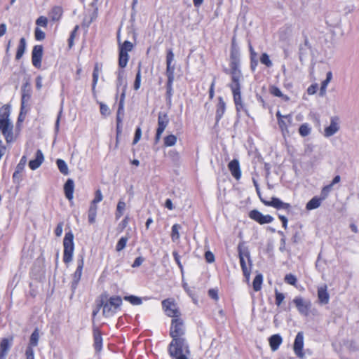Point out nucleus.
Masks as SVG:
<instances>
[{"mask_svg": "<svg viewBox=\"0 0 359 359\" xmlns=\"http://www.w3.org/2000/svg\"><path fill=\"white\" fill-rule=\"evenodd\" d=\"M228 168L231 174L236 180H239L241 178V171L240 163L237 159L231 160L228 164Z\"/></svg>", "mask_w": 359, "mask_h": 359, "instance_id": "a211bd4d", "label": "nucleus"}, {"mask_svg": "<svg viewBox=\"0 0 359 359\" xmlns=\"http://www.w3.org/2000/svg\"><path fill=\"white\" fill-rule=\"evenodd\" d=\"M129 60L128 53H125L118 51V66L120 68L123 69L127 66Z\"/></svg>", "mask_w": 359, "mask_h": 359, "instance_id": "4c0bfd02", "label": "nucleus"}, {"mask_svg": "<svg viewBox=\"0 0 359 359\" xmlns=\"http://www.w3.org/2000/svg\"><path fill=\"white\" fill-rule=\"evenodd\" d=\"M83 265V256H81V258L77 260V267L73 274V280H76V282H79L81 280Z\"/></svg>", "mask_w": 359, "mask_h": 359, "instance_id": "bb28decb", "label": "nucleus"}, {"mask_svg": "<svg viewBox=\"0 0 359 359\" xmlns=\"http://www.w3.org/2000/svg\"><path fill=\"white\" fill-rule=\"evenodd\" d=\"M122 298L120 296H112L105 302H102L103 316L109 317L113 316L122 305Z\"/></svg>", "mask_w": 359, "mask_h": 359, "instance_id": "20e7f679", "label": "nucleus"}, {"mask_svg": "<svg viewBox=\"0 0 359 359\" xmlns=\"http://www.w3.org/2000/svg\"><path fill=\"white\" fill-rule=\"evenodd\" d=\"M284 280L286 283L293 286H295L297 282L296 276L292 273L286 274Z\"/></svg>", "mask_w": 359, "mask_h": 359, "instance_id": "864d4df0", "label": "nucleus"}, {"mask_svg": "<svg viewBox=\"0 0 359 359\" xmlns=\"http://www.w3.org/2000/svg\"><path fill=\"white\" fill-rule=\"evenodd\" d=\"M293 303L294 304L298 312L307 317L309 316L310 310L312 306L311 302L309 299H304L301 296H297L293 299Z\"/></svg>", "mask_w": 359, "mask_h": 359, "instance_id": "423d86ee", "label": "nucleus"}, {"mask_svg": "<svg viewBox=\"0 0 359 359\" xmlns=\"http://www.w3.org/2000/svg\"><path fill=\"white\" fill-rule=\"evenodd\" d=\"M185 327L182 319L172 318L170 330V335L172 339H184Z\"/></svg>", "mask_w": 359, "mask_h": 359, "instance_id": "39448f33", "label": "nucleus"}, {"mask_svg": "<svg viewBox=\"0 0 359 359\" xmlns=\"http://www.w3.org/2000/svg\"><path fill=\"white\" fill-rule=\"evenodd\" d=\"M250 54V69L252 72H255L258 65V60L257 58V53L254 50L252 46L250 44L249 46Z\"/></svg>", "mask_w": 359, "mask_h": 359, "instance_id": "2f4dec72", "label": "nucleus"}, {"mask_svg": "<svg viewBox=\"0 0 359 359\" xmlns=\"http://www.w3.org/2000/svg\"><path fill=\"white\" fill-rule=\"evenodd\" d=\"M43 54V47L42 45L34 46L32 50V63L34 67L41 68Z\"/></svg>", "mask_w": 359, "mask_h": 359, "instance_id": "9b49d317", "label": "nucleus"}, {"mask_svg": "<svg viewBox=\"0 0 359 359\" xmlns=\"http://www.w3.org/2000/svg\"><path fill=\"white\" fill-rule=\"evenodd\" d=\"M339 128V118L338 116H332L330 125L324 129V136L330 137L337 133Z\"/></svg>", "mask_w": 359, "mask_h": 359, "instance_id": "f8f14e48", "label": "nucleus"}, {"mask_svg": "<svg viewBox=\"0 0 359 359\" xmlns=\"http://www.w3.org/2000/svg\"><path fill=\"white\" fill-rule=\"evenodd\" d=\"M241 63V50L240 48L230 49V69H225L226 74H231L232 78H242V72L240 68Z\"/></svg>", "mask_w": 359, "mask_h": 359, "instance_id": "f03ea898", "label": "nucleus"}, {"mask_svg": "<svg viewBox=\"0 0 359 359\" xmlns=\"http://www.w3.org/2000/svg\"><path fill=\"white\" fill-rule=\"evenodd\" d=\"M236 109L237 116H239L240 112L243 111L247 116H249L248 111L245 106L244 103L242 102L235 106Z\"/></svg>", "mask_w": 359, "mask_h": 359, "instance_id": "0e129e2a", "label": "nucleus"}, {"mask_svg": "<svg viewBox=\"0 0 359 359\" xmlns=\"http://www.w3.org/2000/svg\"><path fill=\"white\" fill-rule=\"evenodd\" d=\"M275 298H276V304L279 306L281 304V303L283 302V300L285 299V295L283 293L280 292L278 290H276Z\"/></svg>", "mask_w": 359, "mask_h": 359, "instance_id": "bf43d9fd", "label": "nucleus"}, {"mask_svg": "<svg viewBox=\"0 0 359 359\" xmlns=\"http://www.w3.org/2000/svg\"><path fill=\"white\" fill-rule=\"evenodd\" d=\"M44 161V156L41 150L38 149L35 154L34 159L29 161L28 165L32 170H35L40 167Z\"/></svg>", "mask_w": 359, "mask_h": 359, "instance_id": "dca6fc26", "label": "nucleus"}, {"mask_svg": "<svg viewBox=\"0 0 359 359\" xmlns=\"http://www.w3.org/2000/svg\"><path fill=\"white\" fill-rule=\"evenodd\" d=\"M25 357L26 359H34V348L27 346L25 349Z\"/></svg>", "mask_w": 359, "mask_h": 359, "instance_id": "774afa93", "label": "nucleus"}, {"mask_svg": "<svg viewBox=\"0 0 359 359\" xmlns=\"http://www.w3.org/2000/svg\"><path fill=\"white\" fill-rule=\"evenodd\" d=\"M177 142V137L175 135H169L164 138V145L165 147H172Z\"/></svg>", "mask_w": 359, "mask_h": 359, "instance_id": "3c124183", "label": "nucleus"}, {"mask_svg": "<svg viewBox=\"0 0 359 359\" xmlns=\"http://www.w3.org/2000/svg\"><path fill=\"white\" fill-rule=\"evenodd\" d=\"M142 136V130L140 126H137L135 131V135L133 141V144H136L140 140Z\"/></svg>", "mask_w": 359, "mask_h": 359, "instance_id": "052dcab7", "label": "nucleus"}, {"mask_svg": "<svg viewBox=\"0 0 359 359\" xmlns=\"http://www.w3.org/2000/svg\"><path fill=\"white\" fill-rule=\"evenodd\" d=\"M174 70H175L174 66H172L171 65H166V74H167V77H168L167 81L173 82Z\"/></svg>", "mask_w": 359, "mask_h": 359, "instance_id": "603ef678", "label": "nucleus"}, {"mask_svg": "<svg viewBox=\"0 0 359 359\" xmlns=\"http://www.w3.org/2000/svg\"><path fill=\"white\" fill-rule=\"evenodd\" d=\"M242 78H232L231 83L229 84L230 88L235 106L243 102L241 97V84Z\"/></svg>", "mask_w": 359, "mask_h": 359, "instance_id": "0eeeda50", "label": "nucleus"}, {"mask_svg": "<svg viewBox=\"0 0 359 359\" xmlns=\"http://www.w3.org/2000/svg\"><path fill=\"white\" fill-rule=\"evenodd\" d=\"M311 131V128L308 123H303L299 128V133L302 137L308 136Z\"/></svg>", "mask_w": 359, "mask_h": 359, "instance_id": "a18cd8bd", "label": "nucleus"}, {"mask_svg": "<svg viewBox=\"0 0 359 359\" xmlns=\"http://www.w3.org/2000/svg\"><path fill=\"white\" fill-rule=\"evenodd\" d=\"M74 180L71 178L67 180L64 184V193L65 197L71 201L74 197Z\"/></svg>", "mask_w": 359, "mask_h": 359, "instance_id": "aec40b11", "label": "nucleus"}, {"mask_svg": "<svg viewBox=\"0 0 359 359\" xmlns=\"http://www.w3.org/2000/svg\"><path fill=\"white\" fill-rule=\"evenodd\" d=\"M168 123L169 118L167 114L160 112L158 116V128L156 130L163 133Z\"/></svg>", "mask_w": 359, "mask_h": 359, "instance_id": "5701e85b", "label": "nucleus"}, {"mask_svg": "<svg viewBox=\"0 0 359 359\" xmlns=\"http://www.w3.org/2000/svg\"><path fill=\"white\" fill-rule=\"evenodd\" d=\"M13 342V337H4L0 340V359H6Z\"/></svg>", "mask_w": 359, "mask_h": 359, "instance_id": "4468645a", "label": "nucleus"}, {"mask_svg": "<svg viewBox=\"0 0 359 359\" xmlns=\"http://www.w3.org/2000/svg\"><path fill=\"white\" fill-rule=\"evenodd\" d=\"M93 331L94 348L96 352H100L102 349V341H103L101 331L97 327H93Z\"/></svg>", "mask_w": 359, "mask_h": 359, "instance_id": "f3484780", "label": "nucleus"}, {"mask_svg": "<svg viewBox=\"0 0 359 359\" xmlns=\"http://www.w3.org/2000/svg\"><path fill=\"white\" fill-rule=\"evenodd\" d=\"M226 110V104L222 97H219L218 103L217 104V109L215 114V121L216 123H219V121L222 118Z\"/></svg>", "mask_w": 359, "mask_h": 359, "instance_id": "4be33fe9", "label": "nucleus"}, {"mask_svg": "<svg viewBox=\"0 0 359 359\" xmlns=\"http://www.w3.org/2000/svg\"><path fill=\"white\" fill-rule=\"evenodd\" d=\"M140 86H141V62H139L137 72L136 73L135 79V81H134V86H133L134 89L135 90H137L138 89H140Z\"/></svg>", "mask_w": 359, "mask_h": 359, "instance_id": "37998d69", "label": "nucleus"}, {"mask_svg": "<svg viewBox=\"0 0 359 359\" xmlns=\"http://www.w3.org/2000/svg\"><path fill=\"white\" fill-rule=\"evenodd\" d=\"M269 92L270 93L275 96V97H280L282 98L284 101H288L290 100V97L286 95H284L281 90H280V88L276 86H270V88H269Z\"/></svg>", "mask_w": 359, "mask_h": 359, "instance_id": "72a5a7b5", "label": "nucleus"}, {"mask_svg": "<svg viewBox=\"0 0 359 359\" xmlns=\"http://www.w3.org/2000/svg\"><path fill=\"white\" fill-rule=\"evenodd\" d=\"M181 229V226L178 224H175L172 226L171 229V238L172 241H175L180 238L179 230Z\"/></svg>", "mask_w": 359, "mask_h": 359, "instance_id": "de8ad7c7", "label": "nucleus"}, {"mask_svg": "<svg viewBox=\"0 0 359 359\" xmlns=\"http://www.w3.org/2000/svg\"><path fill=\"white\" fill-rule=\"evenodd\" d=\"M276 118L278 119V121L283 119V118H285L287 121L288 123H292V116L290 114H288V115H285V116H283L281 114L280 111H278L276 112Z\"/></svg>", "mask_w": 359, "mask_h": 359, "instance_id": "e2e57ef3", "label": "nucleus"}, {"mask_svg": "<svg viewBox=\"0 0 359 359\" xmlns=\"http://www.w3.org/2000/svg\"><path fill=\"white\" fill-rule=\"evenodd\" d=\"M32 96V89L29 82H25L22 86L21 106L25 108V102H27Z\"/></svg>", "mask_w": 359, "mask_h": 359, "instance_id": "6ab92c4d", "label": "nucleus"}, {"mask_svg": "<svg viewBox=\"0 0 359 359\" xmlns=\"http://www.w3.org/2000/svg\"><path fill=\"white\" fill-rule=\"evenodd\" d=\"M168 352L171 359H188L190 350L186 339H172L168 346Z\"/></svg>", "mask_w": 359, "mask_h": 359, "instance_id": "f257e3e1", "label": "nucleus"}, {"mask_svg": "<svg viewBox=\"0 0 359 359\" xmlns=\"http://www.w3.org/2000/svg\"><path fill=\"white\" fill-rule=\"evenodd\" d=\"M123 299L135 306L140 305L142 304V298L133 294L126 295L123 297Z\"/></svg>", "mask_w": 359, "mask_h": 359, "instance_id": "e433bc0d", "label": "nucleus"}, {"mask_svg": "<svg viewBox=\"0 0 359 359\" xmlns=\"http://www.w3.org/2000/svg\"><path fill=\"white\" fill-rule=\"evenodd\" d=\"M318 298L320 304H327L330 300V294L327 290V285H324L318 288Z\"/></svg>", "mask_w": 359, "mask_h": 359, "instance_id": "412c9836", "label": "nucleus"}, {"mask_svg": "<svg viewBox=\"0 0 359 359\" xmlns=\"http://www.w3.org/2000/svg\"><path fill=\"white\" fill-rule=\"evenodd\" d=\"M283 339L279 334H273L269 338V345L273 351L278 349Z\"/></svg>", "mask_w": 359, "mask_h": 359, "instance_id": "b1692460", "label": "nucleus"}, {"mask_svg": "<svg viewBox=\"0 0 359 359\" xmlns=\"http://www.w3.org/2000/svg\"><path fill=\"white\" fill-rule=\"evenodd\" d=\"M36 25L38 27H46L48 25V18L45 16H40L36 20Z\"/></svg>", "mask_w": 359, "mask_h": 359, "instance_id": "13d9d810", "label": "nucleus"}, {"mask_svg": "<svg viewBox=\"0 0 359 359\" xmlns=\"http://www.w3.org/2000/svg\"><path fill=\"white\" fill-rule=\"evenodd\" d=\"M126 97V85H124V88L121 91L120 99L118 102V107L116 112V118H122L124 115V101Z\"/></svg>", "mask_w": 359, "mask_h": 359, "instance_id": "a878e982", "label": "nucleus"}, {"mask_svg": "<svg viewBox=\"0 0 359 359\" xmlns=\"http://www.w3.org/2000/svg\"><path fill=\"white\" fill-rule=\"evenodd\" d=\"M39 341V330L36 327L31 334L27 346L34 348L38 346Z\"/></svg>", "mask_w": 359, "mask_h": 359, "instance_id": "c756f323", "label": "nucleus"}, {"mask_svg": "<svg viewBox=\"0 0 359 359\" xmlns=\"http://www.w3.org/2000/svg\"><path fill=\"white\" fill-rule=\"evenodd\" d=\"M102 198H103V196H102L101 191L100 189H97L95 191V198L92 201L91 204L96 205L97 203L102 201Z\"/></svg>", "mask_w": 359, "mask_h": 359, "instance_id": "680f3d73", "label": "nucleus"}, {"mask_svg": "<svg viewBox=\"0 0 359 359\" xmlns=\"http://www.w3.org/2000/svg\"><path fill=\"white\" fill-rule=\"evenodd\" d=\"M321 201H322V198H320L318 196L313 197L306 203V210H315V209L318 208V207H320V205L321 204Z\"/></svg>", "mask_w": 359, "mask_h": 359, "instance_id": "473e14b6", "label": "nucleus"}, {"mask_svg": "<svg viewBox=\"0 0 359 359\" xmlns=\"http://www.w3.org/2000/svg\"><path fill=\"white\" fill-rule=\"evenodd\" d=\"M74 234L72 231L66 232L63 239V262L68 264L72 262L74 251Z\"/></svg>", "mask_w": 359, "mask_h": 359, "instance_id": "7ed1b4c3", "label": "nucleus"}, {"mask_svg": "<svg viewBox=\"0 0 359 359\" xmlns=\"http://www.w3.org/2000/svg\"><path fill=\"white\" fill-rule=\"evenodd\" d=\"M99 71H100L99 64L95 63V65L94 66L93 72V81H92V90L93 91L95 90V87L97 83V81H98Z\"/></svg>", "mask_w": 359, "mask_h": 359, "instance_id": "a19ab883", "label": "nucleus"}, {"mask_svg": "<svg viewBox=\"0 0 359 359\" xmlns=\"http://www.w3.org/2000/svg\"><path fill=\"white\" fill-rule=\"evenodd\" d=\"M261 201L266 206L273 207L277 210H285L288 215L292 212V205L288 203L283 202L278 197L273 196L271 198V201H264L261 198Z\"/></svg>", "mask_w": 359, "mask_h": 359, "instance_id": "6e6552de", "label": "nucleus"}, {"mask_svg": "<svg viewBox=\"0 0 359 359\" xmlns=\"http://www.w3.org/2000/svg\"><path fill=\"white\" fill-rule=\"evenodd\" d=\"M332 184H327L322 189V191H321L322 199H325L328 196L329 193L332 190Z\"/></svg>", "mask_w": 359, "mask_h": 359, "instance_id": "338daca9", "label": "nucleus"}, {"mask_svg": "<svg viewBox=\"0 0 359 359\" xmlns=\"http://www.w3.org/2000/svg\"><path fill=\"white\" fill-rule=\"evenodd\" d=\"M126 208V203L123 201H119L116 207V217H120L123 215V212Z\"/></svg>", "mask_w": 359, "mask_h": 359, "instance_id": "5fc2aeb1", "label": "nucleus"}, {"mask_svg": "<svg viewBox=\"0 0 359 359\" xmlns=\"http://www.w3.org/2000/svg\"><path fill=\"white\" fill-rule=\"evenodd\" d=\"M304 348V334L302 332H299L294 339L293 349L296 355L300 358H303L304 353H303Z\"/></svg>", "mask_w": 359, "mask_h": 359, "instance_id": "ddd939ff", "label": "nucleus"}, {"mask_svg": "<svg viewBox=\"0 0 359 359\" xmlns=\"http://www.w3.org/2000/svg\"><path fill=\"white\" fill-rule=\"evenodd\" d=\"M133 48V44L130 41L126 40L119 46L118 51L123 52V53L125 52V53H128V52L131 51Z\"/></svg>", "mask_w": 359, "mask_h": 359, "instance_id": "49530a36", "label": "nucleus"}, {"mask_svg": "<svg viewBox=\"0 0 359 359\" xmlns=\"http://www.w3.org/2000/svg\"><path fill=\"white\" fill-rule=\"evenodd\" d=\"M62 15V8L60 6H54L50 10L48 15L52 21H58Z\"/></svg>", "mask_w": 359, "mask_h": 359, "instance_id": "7c9ffc66", "label": "nucleus"}, {"mask_svg": "<svg viewBox=\"0 0 359 359\" xmlns=\"http://www.w3.org/2000/svg\"><path fill=\"white\" fill-rule=\"evenodd\" d=\"M116 142H118V137L121 135V134L122 133L123 119H122V118L118 117V118H116Z\"/></svg>", "mask_w": 359, "mask_h": 359, "instance_id": "4d7b16f0", "label": "nucleus"}, {"mask_svg": "<svg viewBox=\"0 0 359 359\" xmlns=\"http://www.w3.org/2000/svg\"><path fill=\"white\" fill-rule=\"evenodd\" d=\"M172 256L178 267L180 269L181 272L183 273V266L181 263L180 256L179 255L178 252L177 251H173Z\"/></svg>", "mask_w": 359, "mask_h": 359, "instance_id": "69168bd1", "label": "nucleus"}, {"mask_svg": "<svg viewBox=\"0 0 359 359\" xmlns=\"http://www.w3.org/2000/svg\"><path fill=\"white\" fill-rule=\"evenodd\" d=\"M260 62L265 65L266 67H271L273 66L272 61L270 59L269 55L266 53H262L260 56Z\"/></svg>", "mask_w": 359, "mask_h": 359, "instance_id": "09e8293b", "label": "nucleus"}, {"mask_svg": "<svg viewBox=\"0 0 359 359\" xmlns=\"http://www.w3.org/2000/svg\"><path fill=\"white\" fill-rule=\"evenodd\" d=\"M249 217L259 224H269L272 222L274 218L270 215H263L258 210H252L249 212Z\"/></svg>", "mask_w": 359, "mask_h": 359, "instance_id": "9d476101", "label": "nucleus"}, {"mask_svg": "<svg viewBox=\"0 0 359 359\" xmlns=\"http://www.w3.org/2000/svg\"><path fill=\"white\" fill-rule=\"evenodd\" d=\"M262 283H263L262 274V273L257 274L252 281L253 290L255 292L259 291L262 288Z\"/></svg>", "mask_w": 359, "mask_h": 359, "instance_id": "c9c22d12", "label": "nucleus"}, {"mask_svg": "<svg viewBox=\"0 0 359 359\" xmlns=\"http://www.w3.org/2000/svg\"><path fill=\"white\" fill-rule=\"evenodd\" d=\"M34 37L36 41H43L46 37V34L39 27H36L34 29Z\"/></svg>", "mask_w": 359, "mask_h": 359, "instance_id": "6e6d98bb", "label": "nucleus"}, {"mask_svg": "<svg viewBox=\"0 0 359 359\" xmlns=\"http://www.w3.org/2000/svg\"><path fill=\"white\" fill-rule=\"evenodd\" d=\"M97 215V205L94 204H90L89 210H88V222L90 224H93L95 222Z\"/></svg>", "mask_w": 359, "mask_h": 359, "instance_id": "ea45409f", "label": "nucleus"}, {"mask_svg": "<svg viewBox=\"0 0 359 359\" xmlns=\"http://www.w3.org/2000/svg\"><path fill=\"white\" fill-rule=\"evenodd\" d=\"M56 165L57 166L60 172L64 175H67L69 174V169L67 163L61 158H57L56 160Z\"/></svg>", "mask_w": 359, "mask_h": 359, "instance_id": "f704fd0d", "label": "nucleus"}, {"mask_svg": "<svg viewBox=\"0 0 359 359\" xmlns=\"http://www.w3.org/2000/svg\"><path fill=\"white\" fill-rule=\"evenodd\" d=\"M27 50V41L26 39L24 37L20 38L19 41V44L17 48V51L15 54V60H20L23 55L25 54V51Z\"/></svg>", "mask_w": 359, "mask_h": 359, "instance_id": "393cba45", "label": "nucleus"}, {"mask_svg": "<svg viewBox=\"0 0 359 359\" xmlns=\"http://www.w3.org/2000/svg\"><path fill=\"white\" fill-rule=\"evenodd\" d=\"M128 240V237H127V236L121 237L116 243V250L117 252H120V251L123 250L126 246Z\"/></svg>", "mask_w": 359, "mask_h": 359, "instance_id": "8fccbe9b", "label": "nucleus"}, {"mask_svg": "<svg viewBox=\"0 0 359 359\" xmlns=\"http://www.w3.org/2000/svg\"><path fill=\"white\" fill-rule=\"evenodd\" d=\"M13 124L10 126L8 128H4V130H1L2 134L5 137L6 141L7 143H10L13 140Z\"/></svg>", "mask_w": 359, "mask_h": 359, "instance_id": "58836bf2", "label": "nucleus"}, {"mask_svg": "<svg viewBox=\"0 0 359 359\" xmlns=\"http://www.w3.org/2000/svg\"><path fill=\"white\" fill-rule=\"evenodd\" d=\"M237 250L238 253V257H240V255H241V256L244 257V259L247 258L250 264V266H251L252 260L250 259V254L248 247L245 246L243 243H241L238 245Z\"/></svg>", "mask_w": 359, "mask_h": 359, "instance_id": "cd10ccee", "label": "nucleus"}, {"mask_svg": "<svg viewBox=\"0 0 359 359\" xmlns=\"http://www.w3.org/2000/svg\"><path fill=\"white\" fill-rule=\"evenodd\" d=\"M172 83L173 82L167 81L166 83V102L167 104L169 106L172 104Z\"/></svg>", "mask_w": 359, "mask_h": 359, "instance_id": "79ce46f5", "label": "nucleus"}, {"mask_svg": "<svg viewBox=\"0 0 359 359\" xmlns=\"http://www.w3.org/2000/svg\"><path fill=\"white\" fill-rule=\"evenodd\" d=\"M117 79H116V88L118 92L120 88L122 87V90L124 88V85H126V88H127V83L125 81V72L123 69H118L116 72Z\"/></svg>", "mask_w": 359, "mask_h": 359, "instance_id": "c85d7f7f", "label": "nucleus"}, {"mask_svg": "<svg viewBox=\"0 0 359 359\" xmlns=\"http://www.w3.org/2000/svg\"><path fill=\"white\" fill-rule=\"evenodd\" d=\"M239 261L244 276L248 278L250 275V269H248L245 260L241 255H240Z\"/></svg>", "mask_w": 359, "mask_h": 359, "instance_id": "c03bdc74", "label": "nucleus"}, {"mask_svg": "<svg viewBox=\"0 0 359 359\" xmlns=\"http://www.w3.org/2000/svg\"><path fill=\"white\" fill-rule=\"evenodd\" d=\"M26 163L27 157L25 156H22L13 175V181L14 183H20L21 180V172L24 170Z\"/></svg>", "mask_w": 359, "mask_h": 359, "instance_id": "2eb2a0df", "label": "nucleus"}, {"mask_svg": "<svg viewBox=\"0 0 359 359\" xmlns=\"http://www.w3.org/2000/svg\"><path fill=\"white\" fill-rule=\"evenodd\" d=\"M162 307L165 314L173 318H179L180 313L177 309V304L172 299H166L162 301Z\"/></svg>", "mask_w": 359, "mask_h": 359, "instance_id": "1a4fd4ad", "label": "nucleus"}]
</instances>
